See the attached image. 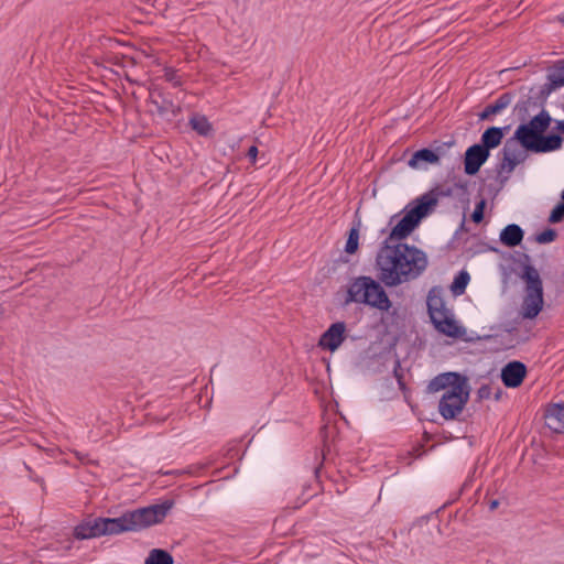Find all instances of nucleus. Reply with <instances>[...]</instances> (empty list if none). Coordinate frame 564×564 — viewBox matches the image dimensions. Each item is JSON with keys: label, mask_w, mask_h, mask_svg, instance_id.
Listing matches in <instances>:
<instances>
[{"label": "nucleus", "mask_w": 564, "mask_h": 564, "mask_svg": "<svg viewBox=\"0 0 564 564\" xmlns=\"http://www.w3.org/2000/svg\"><path fill=\"white\" fill-rule=\"evenodd\" d=\"M173 505L172 500H165L161 503L127 511L118 518L88 519L75 527L74 536L78 540H87L102 535L141 531L163 522Z\"/></svg>", "instance_id": "f257e3e1"}, {"label": "nucleus", "mask_w": 564, "mask_h": 564, "mask_svg": "<svg viewBox=\"0 0 564 564\" xmlns=\"http://www.w3.org/2000/svg\"><path fill=\"white\" fill-rule=\"evenodd\" d=\"M551 122L552 118L549 111L542 109L529 122L521 123L511 139L517 140L523 149L533 153H549L560 150L563 144L562 135L555 132L544 134Z\"/></svg>", "instance_id": "f03ea898"}, {"label": "nucleus", "mask_w": 564, "mask_h": 564, "mask_svg": "<svg viewBox=\"0 0 564 564\" xmlns=\"http://www.w3.org/2000/svg\"><path fill=\"white\" fill-rule=\"evenodd\" d=\"M452 195L453 189L451 187L437 185L408 204L402 210L404 215L393 226L392 237L408 238L422 219L437 205L440 197Z\"/></svg>", "instance_id": "7ed1b4c3"}, {"label": "nucleus", "mask_w": 564, "mask_h": 564, "mask_svg": "<svg viewBox=\"0 0 564 564\" xmlns=\"http://www.w3.org/2000/svg\"><path fill=\"white\" fill-rule=\"evenodd\" d=\"M393 227L389 236L381 243L377 257L376 267L378 278L388 288L402 284V247L404 238L392 237Z\"/></svg>", "instance_id": "20e7f679"}, {"label": "nucleus", "mask_w": 564, "mask_h": 564, "mask_svg": "<svg viewBox=\"0 0 564 564\" xmlns=\"http://www.w3.org/2000/svg\"><path fill=\"white\" fill-rule=\"evenodd\" d=\"M346 301L366 304L383 312H388L392 305L381 283L366 275L351 281Z\"/></svg>", "instance_id": "39448f33"}, {"label": "nucleus", "mask_w": 564, "mask_h": 564, "mask_svg": "<svg viewBox=\"0 0 564 564\" xmlns=\"http://www.w3.org/2000/svg\"><path fill=\"white\" fill-rule=\"evenodd\" d=\"M525 295L522 303V316L532 319L543 307V284L536 269H528Z\"/></svg>", "instance_id": "423d86ee"}, {"label": "nucleus", "mask_w": 564, "mask_h": 564, "mask_svg": "<svg viewBox=\"0 0 564 564\" xmlns=\"http://www.w3.org/2000/svg\"><path fill=\"white\" fill-rule=\"evenodd\" d=\"M468 400L469 387L466 381L465 384H456L443 393L438 402V412L445 420H454L462 413Z\"/></svg>", "instance_id": "0eeeda50"}, {"label": "nucleus", "mask_w": 564, "mask_h": 564, "mask_svg": "<svg viewBox=\"0 0 564 564\" xmlns=\"http://www.w3.org/2000/svg\"><path fill=\"white\" fill-rule=\"evenodd\" d=\"M402 283L417 279L427 268L426 253L415 246L403 242L402 247Z\"/></svg>", "instance_id": "6e6552de"}, {"label": "nucleus", "mask_w": 564, "mask_h": 564, "mask_svg": "<svg viewBox=\"0 0 564 564\" xmlns=\"http://www.w3.org/2000/svg\"><path fill=\"white\" fill-rule=\"evenodd\" d=\"M502 159L497 164V173L500 180L501 186L508 181L509 175L513 172L516 166L523 160L518 159L516 154V144L510 139L506 142L501 150Z\"/></svg>", "instance_id": "1a4fd4ad"}, {"label": "nucleus", "mask_w": 564, "mask_h": 564, "mask_svg": "<svg viewBox=\"0 0 564 564\" xmlns=\"http://www.w3.org/2000/svg\"><path fill=\"white\" fill-rule=\"evenodd\" d=\"M346 339L345 322L333 323L319 337L318 346L330 352L336 351Z\"/></svg>", "instance_id": "9d476101"}, {"label": "nucleus", "mask_w": 564, "mask_h": 564, "mask_svg": "<svg viewBox=\"0 0 564 564\" xmlns=\"http://www.w3.org/2000/svg\"><path fill=\"white\" fill-rule=\"evenodd\" d=\"M490 152L479 143L473 144L465 152L464 171L467 175H475L489 159Z\"/></svg>", "instance_id": "9b49d317"}, {"label": "nucleus", "mask_w": 564, "mask_h": 564, "mask_svg": "<svg viewBox=\"0 0 564 564\" xmlns=\"http://www.w3.org/2000/svg\"><path fill=\"white\" fill-rule=\"evenodd\" d=\"M150 102L162 117L169 115L176 117L181 112V107L175 105L172 99L167 98L164 91L158 86L150 88Z\"/></svg>", "instance_id": "f8f14e48"}, {"label": "nucleus", "mask_w": 564, "mask_h": 564, "mask_svg": "<svg viewBox=\"0 0 564 564\" xmlns=\"http://www.w3.org/2000/svg\"><path fill=\"white\" fill-rule=\"evenodd\" d=\"M527 376V367L521 361H510L501 369V380L507 388H518Z\"/></svg>", "instance_id": "ddd939ff"}, {"label": "nucleus", "mask_w": 564, "mask_h": 564, "mask_svg": "<svg viewBox=\"0 0 564 564\" xmlns=\"http://www.w3.org/2000/svg\"><path fill=\"white\" fill-rule=\"evenodd\" d=\"M467 378L457 372H445L436 376L432 379L427 386L430 392H438L444 390H451L456 384H465Z\"/></svg>", "instance_id": "4468645a"}, {"label": "nucleus", "mask_w": 564, "mask_h": 564, "mask_svg": "<svg viewBox=\"0 0 564 564\" xmlns=\"http://www.w3.org/2000/svg\"><path fill=\"white\" fill-rule=\"evenodd\" d=\"M435 328L449 337H460L463 334L462 328L457 325L451 310L431 319Z\"/></svg>", "instance_id": "2eb2a0df"}, {"label": "nucleus", "mask_w": 564, "mask_h": 564, "mask_svg": "<svg viewBox=\"0 0 564 564\" xmlns=\"http://www.w3.org/2000/svg\"><path fill=\"white\" fill-rule=\"evenodd\" d=\"M545 425L554 433H564V403L550 404L544 413Z\"/></svg>", "instance_id": "dca6fc26"}, {"label": "nucleus", "mask_w": 564, "mask_h": 564, "mask_svg": "<svg viewBox=\"0 0 564 564\" xmlns=\"http://www.w3.org/2000/svg\"><path fill=\"white\" fill-rule=\"evenodd\" d=\"M514 98V94L506 91L501 94L494 102L487 105L484 110L478 115L479 120H490L492 116L502 112L510 106Z\"/></svg>", "instance_id": "f3484780"}, {"label": "nucleus", "mask_w": 564, "mask_h": 564, "mask_svg": "<svg viewBox=\"0 0 564 564\" xmlns=\"http://www.w3.org/2000/svg\"><path fill=\"white\" fill-rule=\"evenodd\" d=\"M564 86V59L558 61L553 72L547 75V83L542 88L543 94H551L555 89Z\"/></svg>", "instance_id": "a211bd4d"}, {"label": "nucleus", "mask_w": 564, "mask_h": 564, "mask_svg": "<svg viewBox=\"0 0 564 564\" xmlns=\"http://www.w3.org/2000/svg\"><path fill=\"white\" fill-rule=\"evenodd\" d=\"M509 127H490L486 129L481 134L479 144L481 147H485L487 151L490 152L491 149L497 148L501 143L505 135V131Z\"/></svg>", "instance_id": "6ab92c4d"}, {"label": "nucleus", "mask_w": 564, "mask_h": 564, "mask_svg": "<svg viewBox=\"0 0 564 564\" xmlns=\"http://www.w3.org/2000/svg\"><path fill=\"white\" fill-rule=\"evenodd\" d=\"M524 231L517 224H510L506 226L500 232V241L507 247L519 246L523 239Z\"/></svg>", "instance_id": "aec40b11"}, {"label": "nucleus", "mask_w": 564, "mask_h": 564, "mask_svg": "<svg viewBox=\"0 0 564 564\" xmlns=\"http://www.w3.org/2000/svg\"><path fill=\"white\" fill-rule=\"evenodd\" d=\"M440 161L438 154L427 148L420 149L412 154L409 160V166L412 169H419L421 163L435 164Z\"/></svg>", "instance_id": "412c9836"}, {"label": "nucleus", "mask_w": 564, "mask_h": 564, "mask_svg": "<svg viewBox=\"0 0 564 564\" xmlns=\"http://www.w3.org/2000/svg\"><path fill=\"white\" fill-rule=\"evenodd\" d=\"M188 124L202 137H210L213 134V126L204 115H193L189 118Z\"/></svg>", "instance_id": "4be33fe9"}, {"label": "nucleus", "mask_w": 564, "mask_h": 564, "mask_svg": "<svg viewBox=\"0 0 564 564\" xmlns=\"http://www.w3.org/2000/svg\"><path fill=\"white\" fill-rule=\"evenodd\" d=\"M535 107H538L535 98L528 96L516 104L514 111L519 119L525 120L530 116L531 110Z\"/></svg>", "instance_id": "5701e85b"}, {"label": "nucleus", "mask_w": 564, "mask_h": 564, "mask_svg": "<svg viewBox=\"0 0 564 564\" xmlns=\"http://www.w3.org/2000/svg\"><path fill=\"white\" fill-rule=\"evenodd\" d=\"M144 564H174L173 556L165 550L152 549Z\"/></svg>", "instance_id": "b1692460"}, {"label": "nucleus", "mask_w": 564, "mask_h": 564, "mask_svg": "<svg viewBox=\"0 0 564 564\" xmlns=\"http://www.w3.org/2000/svg\"><path fill=\"white\" fill-rule=\"evenodd\" d=\"M427 311L431 319H433L448 311V308L445 306V303L441 296L433 295L432 292H430L427 296Z\"/></svg>", "instance_id": "393cba45"}, {"label": "nucleus", "mask_w": 564, "mask_h": 564, "mask_svg": "<svg viewBox=\"0 0 564 564\" xmlns=\"http://www.w3.org/2000/svg\"><path fill=\"white\" fill-rule=\"evenodd\" d=\"M470 276L467 271H460L455 278L451 285V291L456 294L460 295L465 292L468 283H469Z\"/></svg>", "instance_id": "a878e982"}, {"label": "nucleus", "mask_w": 564, "mask_h": 564, "mask_svg": "<svg viewBox=\"0 0 564 564\" xmlns=\"http://www.w3.org/2000/svg\"><path fill=\"white\" fill-rule=\"evenodd\" d=\"M359 247V229L357 226L350 228L345 245V252L352 254L358 250Z\"/></svg>", "instance_id": "bb28decb"}, {"label": "nucleus", "mask_w": 564, "mask_h": 564, "mask_svg": "<svg viewBox=\"0 0 564 564\" xmlns=\"http://www.w3.org/2000/svg\"><path fill=\"white\" fill-rule=\"evenodd\" d=\"M518 267L521 269V278L523 281H527V271L528 269H535L531 264V258L527 253H520L519 259L516 261Z\"/></svg>", "instance_id": "cd10ccee"}, {"label": "nucleus", "mask_w": 564, "mask_h": 564, "mask_svg": "<svg viewBox=\"0 0 564 564\" xmlns=\"http://www.w3.org/2000/svg\"><path fill=\"white\" fill-rule=\"evenodd\" d=\"M163 77L166 82L171 83L174 87H181L183 84L182 78L178 75L177 70L172 67L164 68Z\"/></svg>", "instance_id": "c85d7f7f"}, {"label": "nucleus", "mask_w": 564, "mask_h": 564, "mask_svg": "<svg viewBox=\"0 0 564 564\" xmlns=\"http://www.w3.org/2000/svg\"><path fill=\"white\" fill-rule=\"evenodd\" d=\"M486 199L481 198L475 206L474 212L471 213V220L475 224H480L484 220V212L486 208Z\"/></svg>", "instance_id": "c756f323"}, {"label": "nucleus", "mask_w": 564, "mask_h": 564, "mask_svg": "<svg viewBox=\"0 0 564 564\" xmlns=\"http://www.w3.org/2000/svg\"><path fill=\"white\" fill-rule=\"evenodd\" d=\"M556 237L557 232L552 228H547L536 235L535 241H538L539 243H550L553 242L556 239Z\"/></svg>", "instance_id": "7c9ffc66"}, {"label": "nucleus", "mask_w": 564, "mask_h": 564, "mask_svg": "<svg viewBox=\"0 0 564 564\" xmlns=\"http://www.w3.org/2000/svg\"><path fill=\"white\" fill-rule=\"evenodd\" d=\"M564 218V202L558 203L551 212L549 221L551 224L560 223Z\"/></svg>", "instance_id": "2f4dec72"}, {"label": "nucleus", "mask_w": 564, "mask_h": 564, "mask_svg": "<svg viewBox=\"0 0 564 564\" xmlns=\"http://www.w3.org/2000/svg\"><path fill=\"white\" fill-rule=\"evenodd\" d=\"M491 395V388L488 384H482L477 390V397L479 400L489 399Z\"/></svg>", "instance_id": "473e14b6"}, {"label": "nucleus", "mask_w": 564, "mask_h": 564, "mask_svg": "<svg viewBox=\"0 0 564 564\" xmlns=\"http://www.w3.org/2000/svg\"><path fill=\"white\" fill-rule=\"evenodd\" d=\"M258 155V148L256 145H251L247 152V156L251 161V163H256Z\"/></svg>", "instance_id": "72a5a7b5"}, {"label": "nucleus", "mask_w": 564, "mask_h": 564, "mask_svg": "<svg viewBox=\"0 0 564 564\" xmlns=\"http://www.w3.org/2000/svg\"><path fill=\"white\" fill-rule=\"evenodd\" d=\"M553 130L560 135L564 134V120H556Z\"/></svg>", "instance_id": "f704fd0d"}, {"label": "nucleus", "mask_w": 564, "mask_h": 564, "mask_svg": "<svg viewBox=\"0 0 564 564\" xmlns=\"http://www.w3.org/2000/svg\"><path fill=\"white\" fill-rule=\"evenodd\" d=\"M398 217H399V214L391 216V218L389 220V225L391 226L394 223V220L398 219Z\"/></svg>", "instance_id": "c9c22d12"}, {"label": "nucleus", "mask_w": 564, "mask_h": 564, "mask_svg": "<svg viewBox=\"0 0 564 564\" xmlns=\"http://www.w3.org/2000/svg\"><path fill=\"white\" fill-rule=\"evenodd\" d=\"M498 503H499V502H498V500H494V501H491V503H490V509H491V510L496 509V508L498 507Z\"/></svg>", "instance_id": "e433bc0d"}, {"label": "nucleus", "mask_w": 564, "mask_h": 564, "mask_svg": "<svg viewBox=\"0 0 564 564\" xmlns=\"http://www.w3.org/2000/svg\"><path fill=\"white\" fill-rule=\"evenodd\" d=\"M397 377H398V382H399V384H400V386H403L402 380H401V379H402V377H401V376H398V375H397Z\"/></svg>", "instance_id": "4c0bfd02"}, {"label": "nucleus", "mask_w": 564, "mask_h": 564, "mask_svg": "<svg viewBox=\"0 0 564 564\" xmlns=\"http://www.w3.org/2000/svg\"><path fill=\"white\" fill-rule=\"evenodd\" d=\"M561 198H562V200L564 202V189H563V191H562V193H561Z\"/></svg>", "instance_id": "58836bf2"}]
</instances>
